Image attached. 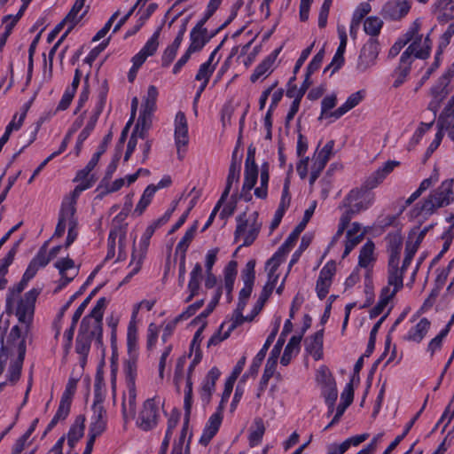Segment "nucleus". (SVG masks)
<instances>
[{"label": "nucleus", "instance_id": "12", "mask_svg": "<svg viewBox=\"0 0 454 454\" xmlns=\"http://www.w3.org/2000/svg\"><path fill=\"white\" fill-rule=\"evenodd\" d=\"M410 9L408 0H391L383 6L381 13L385 20H398L407 15Z\"/></svg>", "mask_w": 454, "mask_h": 454}, {"label": "nucleus", "instance_id": "5", "mask_svg": "<svg viewBox=\"0 0 454 454\" xmlns=\"http://www.w3.org/2000/svg\"><path fill=\"white\" fill-rule=\"evenodd\" d=\"M94 402L91 407L92 417L90 425L89 433L94 435H101L106 429L107 413L103 406V397L98 393V386L96 385Z\"/></svg>", "mask_w": 454, "mask_h": 454}, {"label": "nucleus", "instance_id": "22", "mask_svg": "<svg viewBox=\"0 0 454 454\" xmlns=\"http://www.w3.org/2000/svg\"><path fill=\"white\" fill-rule=\"evenodd\" d=\"M176 145L186 146L189 142L188 123L184 113L179 111L175 118Z\"/></svg>", "mask_w": 454, "mask_h": 454}, {"label": "nucleus", "instance_id": "34", "mask_svg": "<svg viewBox=\"0 0 454 454\" xmlns=\"http://www.w3.org/2000/svg\"><path fill=\"white\" fill-rule=\"evenodd\" d=\"M36 272L32 267L27 266L24 272L21 280L12 289L9 290L10 295L6 299V305L11 306L12 302V296L20 294L27 286L28 281L35 276Z\"/></svg>", "mask_w": 454, "mask_h": 454}, {"label": "nucleus", "instance_id": "8", "mask_svg": "<svg viewBox=\"0 0 454 454\" xmlns=\"http://www.w3.org/2000/svg\"><path fill=\"white\" fill-rule=\"evenodd\" d=\"M315 207L316 205L314 204L305 210L302 221L294 228V230L289 234L285 242L278 249L276 257L279 256V254L286 255L293 249V247H294L295 243L298 240L301 232L304 230L307 223L310 220L314 213Z\"/></svg>", "mask_w": 454, "mask_h": 454}, {"label": "nucleus", "instance_id": "46", "mask_svg": "<svg viewBox=\"0 0 454 454\" xmlns=\"http://www.w3.org/2000/svg\"><path fill=\"white\" fill-rule=\"evenodd\" d=\"M420 27H421V23L419 22V20H416L411 24L409 30L403 35V38L405 39V41L408 43L411 42V40H413L412 43H414L416 41L419 43V47H420V43H421V40H422V36L420 35H419ZM428 42H429V38L427 37L425 39L426 46L423 49H427V47L430 48V46L427 44ZM420 49L421 48H419V50H420Z\"/></svg>", "mask_w": 454, "mask_h": 454}, {"label": "nucleus", "instance_id": "20", "mask_svg": "<svg viewBox=\"0 0 454 454\" xmlns=\"http://www.w3.org/2000/svg\"><path fill=\"white\" fill-rule=\"evenodd\" d=\"M279 323H280V319H278V325L274 327L272 332L267 337L262 348L260 349V351L256 354V356L253 359V362L249 367V373L251 375L255 376L257 374L259 368H260L263 359L265 358V356L267 354L269 348L270 347V345L272 344V342L274 341V340L277 336V333L278 332Z\"/></svg>", "mask_w": 454, "mask_h": 454}, {"label": "nucleus", "instance_id": "53", "mask_svg": "<svg viewBox=\"0 0 454 454\" xmlns=\"http://www.w3.org/2000/svg\"><path fill=\"white\" fill-rule=\"evenodd\" d=\"M383 21L377 16L368 17L364 23V29L367 35L371 36H376L380 34Z\"/></svg>", "mask_w": 454, "mask_h": 454}, {"label": "nucleus", "instance_id": "13", "mask_svg": "<svg viewBox=\"0 0 454 454\" xmlns=\"http://www.w3.org/2000/svg\"><path fill=\"white\" fill-rule=\"evenodd\" d=\"M106 101V91H101L98 95V100L96 104V106L93 110L92 114L90 117L89 121L87 122L85 128L79 134V142H84L92 130L95 129V126L98 122V120L104 109Z\"/></svg>", "mask_w": 454, "mask_h": 454}, {"label": "nucleus", "instance_id": "17", "mask_svg": "<svg viewBox=\"0 0 454 454\" xmlns=\"http://www.w3.org/2000/svg\"><path fill=\"white\" fill-rule=\"evenodd\" d=\"M399 262H388L387 264V286H393L390 295L395 296L403 286V275L406 270L398 267Z\"/></svg>", "mask_w": 454, "mask_h": 454}, {"label": "nucleus", "instance_id": "47", "mask_svg": "<svg viewBox=\"0 0 454 454\" xmlns=\"http://www.w3.org/2000/svg\"><path fill=\"white\" fill-rule=\"evenodd\" d=\"M258 179V166L256 162H245L244 182L246 188H254Z\"/></svg>", "mask_w": 454, "mask_h": 454}, {"label": "nucleus", "instance_id": "18", "mask_svg": "<svg viewBox=\"0 0 454 454\" xmlns=\"http://www.w3.org/2000/svg\"><path fill=\"white\" fill-rule=\"evenodd\" d=\"M283 46L274 50L269 56H267L254 69L250 76V81L255 82L262 77H267L273 70L272 67L282 51Z\"/></svg>", "mask_w": 454, "mask_h": 454}, {"label": "nucleus", "instance_id": "38", "mask_svg": "<svg viewBox=\"0 0 454 454\" xmlns=\"http://www.w3.org/2000/svg\"><path fill=\"white\" fill-rule=\"evenodd\" d=\"M49 240L45 241L44 244L40 247L36 255L31 260L28 266L32 267L35 272L39 268L45 267L51 262V256L47 254V247Z\"/></svg>", "mask_w": 454, "mask_h": 454}, {"label": "nucleus", "instance_id": "16", "mask_svg": "<svg viewBox=\"0 0 454 454\" xmlns=\"http://www.w3.org/2000/svg\"><path fill=\"white\" fill-rule=\"evenodd\" d=\"M255 261L250 260L247 262L245 268L241 272V278L244 282V287L240 290L239 298V300L248 301L254 283L255 278Z\"/></svg>", "mask_w": 454, "mask_h": 454}, {"label": "nucleus", "instance_id": "27", "mask_svg": "<svg viewBox=\"0 0 454 454\" xmlns=\"http://www.w3.org/2000/svg\"><path fill=\"white\" fill-rule=\"evenodd\" d=\"M364 90H358L352 93L346 100V102L338 107L335 111L330 113V116L334 119H339L349 110L356 107L364 98Z\"/></svg>", "mask_w": 454, "mask_h": 454}, {"label": "nucleus", "instance_id": "15", "mask_svg": "<svg viewBox=\"0 0 454 454\" xmlns=\"http://www.w3.org/2000/svg\"><path fill=\"white\" fill-rule=\"evenodd\" d=\"M213 38V35L207 34V29L204 26L196 24L190 33L191 43L188 47L190 52L200 51L203 47Z\"/></svg>", "mask_w": 454, "mask_h": 454}, {"label": "nucleus", "instance_id": "61", "mask_svg": "<svg viewBox=\"0 0 454 454\" xmlns=\"http://www.w3.org/2000/svg\"><path fill=\"white\" fill-rule=\"evenodd\" d=\"M273 289H274V284H266L263 286V288L261 292V294L259 296V299L257 300V301L254 307V315H258L260 313V311L263 308L265 302L271 295Z\"/></svg>", "mask_w": 454, "mask_h": 454}, {"label": "nucleus", "instance_id": "31", "mask_svg": "<svg viewBox=\"0 0 454 454\" xmlns=\"http://www.w3.org/2000/svg\"><path fill=\"white\" fill-rule=\"evenodd\" d=\"M378 185V183L374 181L371 176H369L364 180L360 188L353 189L349 192V193L346 197V200L349 201H357L358 200L362 199L364 195L371 194L369 191L374 189Z\"/></svg>", "mask_w": 454, "mask_h": 454}, {"label": "nucleus", "instance_id": "24", "mask_svg": "<svg viewBox=\"0 0 454 454\" xmlns=\"http://www.w3.org/2000/svg\"><path fill=\"white\" fill-rule=\"evenodd\" d=\"M203 278L202 266L200 262L195 263L193 269L190 273V279L188 282L187 289L189 295L185 299V302H190L195 296L199 294L200 289V282Z\"/></svg>", "mask_w": 454, "mask_h": 454}, {"label": "nucleus", "instance_id": "9", "mask_svg": "<svg viewBox=\"0 0 454 454\" xmlns=\"http://www.w3.org/2000/svg\"><path fill=\"white\" fill-rule=\"evenodd\" d=\"M158 408L153 399H147L139 413L137 425L144 431L154 428L158 424Z\"/></svg>", "mask_w": 454, "mask_h": 454}, {"label": "nucleus", "instance_id": "52", "mask_svg": "<svg viewBox=\"0 0 454 454\" xmlns=\"http://www.w3.org/2000/svg\"><path fill=\"white\" fill-rule=\"evenodd\" d=\"M359 200L360 201L356 202L355 204L351 205L352 201L347 200L345 198L343 200V204L345 207H350L356 214H357L362 210L367 209L369 207H371L372 205V203L374 201V195L373 194L364 195Z\"/></svg>", "mask_w": 454, "mask_h": 454}, {"label": "nucleus", "instance_id": "1", "mask_svg": "<svg viewBox=\"0 0 454 454\" xmlns=\"http://www.w3.org/2000/svg\"><path fill=\"white\" fill-rule=\"evenodd\" d=\"M413 54L416 58L427 59L429 56V47L419 50V43L415 41L402 53L399 65L393 73V76L395 77L393 83L395 88L400 87L409 75Z\"/></svg>", "mask_w": 454, "mask_h": 454}, {"label": "nucleus", "instance_id": "30", "mask_svg": "<svg viewBox=\"0 0 454 454\" xmlns=\"http://www.w3.org/2000/svg\"><path fill=\"white\" fill-rule=\"evenodd\" d=\"M387 251L389 253L388 262H399L400 253L403 245V239L400 234H388L387 237Z\"/></svg>", "mask_w": 454, "mask_h": 454}, {"label": "nucleus", "instance_id": "2", "mask_svg": "<svg viewBox=\"0 0 454 454\" xmlns=\"http://www.w3.org/2000/svg\"><path fill=\"white\" fill-rule=\"evenodd\" d=\"M453 200V179H448L430 193L424 200L420 210L427 214H432L435 208L448 206Z\"/></svg>", "mask_w": 454, "mask_h": 454}, {"label": "nucleus", "instance_id": "45", "mask_svg": "<svg viewBox=\"0 0 454 454\" xmlns=\"http://www.w3.org/2000/svg\"><path fill=\"white\" fill-rule=\"evenodd\" d=\"M128 356H138L137 331L135 324L129 323L127 333Z\"/></svg>", "mask_w": 454, "mask_h": 454}, {"label": "nucleus", "instance_id": "11", "mask_svg": "<svg viewBox=\"0 0 454 454\" xmlns=\"http://www.w3.org/2000/svg\"><path fill=\"white\" fill-rule=\"evenodd\" d=\"M378 54V41L374 38L369 39L361 50L356 64V70L360 73L365 72L369 67L374 65Z\"/></svg>", "mask_w": 454, "mask_h": 454}, {"label": "nucleus", "instance_id": "7", "mask_svg": "<svg viewBox=\"0 0 454 454\" xmlns=\"http://www.w3.org/2000/svg\"><path fill=\"white\" fill-rule=\"evenodd\" d=\"M88 317H83L75 340V351L82 356V363H85L89 355L93 338L98 341V333L95 330L88 328Z\"/></svg>", "mask_w": 454, "mask_h": 454}, {"label": "nucleus", "instance_id": "54", "mask_svg": "<svg viewBox=\"0 0 454 454\" xmlns=\"http://www.w3.org/2000/svg\"><path fill=\"white\" fill-rule=\"evenodd\" d=\"M240 177V168H236L234 166L229 168L228 176L226 178V185L221 195L222 200H226L233 184H238Z\"/></svg>", "mask_w": 454, "mask_h": 454}, {"label": "nucleus", "instance_id": "51", "mask_svg": "<svg viewBox=\"0 0 454 454\" xmlns=\"http://www.w3.org/2000/svg\"><path fill=\"white\" fill-rule=\"evenodd\" d=\"M277 367V362H274L272 359H268L265 364V368L263 371V374L260 380L259 383V390L257 396L259 397L261 395V392L264 391V389L268 386V382L270 380V378L273 376Z\"/></svg>", "mask_w": 454, "mask_h": 454}, {"label": "nucleus", "instance_id": "56", "mask_svg": "<svg viewBox=\"0 0 454 454\" xmlns=\"http://www.w3.org/2000/svg\"><path fill=\"white\" fill-rule=\"evenodd\" d=\"M84 420L83 417L79 416L74 424L70 427L67 438H70L71 442H78L83 436Z\"/></svg>", "mask_w": 454, "mask_h": 454}, {"label": "nucleus", "instance_id": "63", "mask_svg": "<svg viewBox=\"0 0 454 454\" xmlns=\"http://www.w3.org/2000/svg\"><path fill=\"white\" fill-rule=\"evenodd\" d=\"M449 333V327H444L438 335L430 340L427 346V350L431 353V356H433L436 350L441 348L442 340Z\"/></svg>", "mask_w": 454, "mask_h": 454}, {"label": "nucleus", "instance_id": "62", "mask_svg": "<svg viewBox=\"0 0 454 454\" xmlns=\"http://www.w3.org/2000/svg\"><path fill=\"white\" fill-rule=\"evenodd\" d=\"M371 12V5L368 3H362L355 11L351 20V30L358 27L362 20Z\"/></svg>", "mask_w": 454, "mask_h": 454}, {"label": "nucleus", "instance_id": "39", "mask_svg": "<svg viewBox=\"0 0 454 454\" xmlns=\"http://www.w3.org/2000/svg\"><path fill=\"white\" fill-rule=\"evenodd\" d=\"M86 0H76L69 11V12L67 14V16L64 18V22L67 23H74L77 25L79 21L87 14L90 6H86L84 12L81 14L80 17H77L78 13L82 11V9L84 7Z\"/></svg>", "mask_w": 454, "mask_h": 454}, {"label": "nucleus", "instance_id": "49", "mask_svg": "<svg viewBox=\"0 0 454 454\" xmlns=\"http://www.w3.org/2000/svg\"><path fill=\"white\" fill-rule=\"evenodd\" d=\"M374 243L367 241L361 248L359 253L358 265L362 268H367L373 261Z\"/></svg>", "mask_w": 454, "mask_h": 454}, {"label": "nucleus", "instance_id": "50", "mask_svg": "<svg viewBox=\"0 0 454 454\" xmlns=\"http://www.w3.org/2000/svg\"><path fill=\"white\" fill-rule=\"evenodd\" d=\"M400 165L399 161L396 160H388L387 161L383 167L378 168L376 171L372 173L370 176L373 178L374 181L378 183V184H381L383 180L387 177L388 174H390L394 168Z\"/></svg>", "mask_w": 454, "mask_h": 454}, {"label": "nucleus", "instance_id": "43", "mask_svg": "<svg viewBox=\"0 0 454 454\" xmlns=\"http://www.w3.org/2000/svg\"><path fill=\"white\" fill-rule=\"evenodd\" d=\"M450 78V74L446 73L439 78L437 84L431 89L433 98L442 100L449 94L448 85Z\"/></svg>", "mask_w": 454, "mask_h": 454}, {"label": "nucleus", "instance_id": "44", "mask_svg": "<svg viewBox=\"0 0 454 454\" xmlns=\"http://www.w3.org/2000/svg\"><path fill=\"white\" fill-rule=\"evenodd\" d=\"M156 188L154 187V184L148 185L144 191L143 195L134 210V213L137 214V215H141L151 203L152 199L154 196Z\"/></svg>", "mask_w": 454, "mask_h": 454}, {"label": "nucleus", "instance_id": "6", "mask_svg": "<svg viewBox=\"0 0 454 454\" xmlns=\"http://www.w3.org/2000/svg\"><path fill=\"white\" fill-rule=\"evenodd\" d=\"M40 294L39 289L33 288L24 294V297L18 302L16 316L19 322L26 324L28 327L33 320L35 304Z\"/></svg>", "mask_w": 454, "mask_h": 454}, {"label": "nucleus", "instance_id": "10", "mask_svg": "<svg viewBox=\"0 0 454 454\" xmlns=\"http://www.w3.org/2000/svg\"><path fill=\"white\" fill-rule=\"evenodd\" d=\"M107 301L105 297H101L98 300L96 305L91 309L90 313L84 317H88L87 327L93 329L98 333V343L102 344L103 339V327L102 321L104 311L106 308Z\"/></svg>", "mask_w": 454, "mask_h": 454}, {"label": "nucleus", "instance_id": "37", "mask_svg": "<svg viewBox=\"0 0 454 454\" xmlns=\"http://www.w3.org/2000/svg\"><path fill=\"white\" fill-rule=\"evenodd\" d=\"M301 341V335H294L289 340L287 345L285 348L283 356L280 359V364L284 366L289 364L292 359V354L294 351L298 353L300 349V343Z\"/></svg>", "mask_w": 454, "mask_h": 454}, {"label": "nucleus", "instance_id": "60", "mask_svg": "<svg viewBox=\"0 0 454 454\" xmlns=\"http://www.w3.org/2000/svg\"><path fill=\"white\" fill-rule=\"evenodd\" d=\"M160 27H159L150 37V39L145 43L144 47L140 50L145 53L147 57L153 56L159 46V37L160 33Z\"/></svg>", "mask_w": 454, "mask_h": 454}, {"label": "nucleus", "instance_id": "19", "mask_svg": "<svg viewBox=\"0 0 454 454\" xmlns=\"http://www.w3.org/2000/svg\"><path fill=\"white\" fill-rule=\"evenodd\" d=\"M221 375L218 368L213 367L205 377L200 387V398L205 404L209 403L215 389V383Z\"/></svg>", "mask_w": 454, "mask_h": 454}, {"label": "nucleus", "instance_id": "36", "mask_svg": "<svg viewBox=\"0 0 454 454\" xmlns=\"http://www.w3.org/2000/svg\"><path fill=\"white\" fill-rule=\"evenodd\" d=\"M158 90L154 85H150L147 90V95L142 104L141 114L153 115L156 108V100Z\"/></svg>", "mask_w": 454, "mask_h": 454}, {"label": "nucleus", "instance_id": "21", "mask_svg": "<svg viewBox=\"0 0 454 454\" xmlns=\"http://www.w3.org/2000/svg\"><path fill=\"white\" fill-rule=\"evenodd\" d=\"M432 12L440 23H445L454 18V1L436 0L432 6Z\"/></svg>", "mask_w": 454, "mask_h": 454}, {"label": "nucleus", "instance_id": "57", "mask_svg": "<svg viewBox=\"0 0 454 454\" xmlns=\"http://www.w3.org/2000/svg\"><path fill=\"white\" fill-rule=\"evenodd\" d=\"M254 215V220L252 224H250V228L247 233H245L244 241L242 243L243 247H248L254 243V241L256 239L260 229H261V223H258L256 222V218L258 216L257 212H254L253 214Z\"/></svg>", "mask_w": 454, "mask_h": 454}, {"label": "nucleus", "instance_id": "14", "mask_svg": "<svg viewBox=\"0 0 454 454\" xmlns=\"http://www.w3.org/2000/svg\"><path fill=\"white\" fill-rule=\"evenodd\" d=\"M75 207L72 203L62 205L52 238H60L64 235L67 226L69 228L70 222L75 219Z\"/></svg>", "mask_w": 454, "mask_h": 454}, {"label": "nucleus", "instance_id": "23", "mask_svg": "<svg viewBox=\"0 0 454 454\" xmlns=\"http://www.w3.org/2000/svg\"><path fill=\"white\" fill-rule=\"evenodd\" d=\"M323 339L324 328L318 330L313 335L305 340L306 351L313 356L315 360L322 358L323 355Z\"/></svg>", "mask_w": 454, "mask_h": 454}, {"label": "nucleus", "instance_id": "59", "mask_svg": "<svg viewBox=\"0 0 454 454\" xmlns=\"http://www.w3.org/2000/svg\"><path fill=\"white\" fill-rule=\"evenodd\" d=\"M322 395L325 397V403L329 408V411L333 412L335 402L338 397V390H337L336 384L335 385L332 384V386L328 387H323Z\"/></svg>", "mask_w": 454, "mask_h": 454}, {"label": "nucleus", "instance_id": "58", "mask_svg": "<svg viewBox=\"0 0 454 454\" xmlns=\"http://www.w3.org/2000/svg\"><path fill=\"white\" fill-rule=\"evenodd\" d=\"M196 232V226L193 225L191 228H189L184 237L181 239V240L178 242L176 247V253L181 252V254H186L187 249L190 246V243L194 238Z\"/></svg>", "mask_w": 454, "mask_h": 454}, {"label": "nucleus", "instance_id": "32", "mask_svg": "<svg viewBox=\"0 0 454 454\" xmlns=\"http://www.w3.org/2000/svg\"><path fill=\"white\" fill-rule=\"evenodd\" d=\"M152 118L153 115L140 113L131 135L137 137V138L140 137L142 139H146L148 131L152 127Z\"/></svg>", "mask_w": 454, "mask_h": 454}, {"label": "nucleus", "instance_id": "29", "mask_svg": "<svg viewBox=\"0 0 454 454\" xmlns=\"http://www.w3.org/2000/svg\"><path fill=\"white\" fill-rule=\"evenodd\" d=\"M430 325L431 323L427 317L421 318L415 326L410 329L404 339L409 341L419 343L427 333Z\"/></svg>", "mask_w": 454, "mask_h": 454}, {"label": "nucleus", "instance_id": "33", "mask_svg": "<svg viewBox=\"0 0 454 454\" xmlns=\"http://www.w3.org/2000/svg\"><path fill=\"white\" fill-rule=\"evenodd\" d=\"M137 361L138 356H128L123 363V372L126 378L127 386L136 385L137 375Z\"/></svg>", "mask_w": 454, "mask_h": 454}, {"label": "nucleus", "instance_id": "41", "mask_svg": "<svg viewBox=\"0 0 454 454\" xmlns=\"http://www.w3.org/2000/svg\"><path fill=\"white\" fill-rule=\"evenodd\" d=\"M114 238L115 240L118 238L119 243V255L118 260H124L126 257V254L124 252L125 249V239H126V225H118L114 226L109 232V236Z\"/></svg>", "mask_w": 454, "mask_h": 454}, {"label": "nucleus", "instance_id": "28", "mask_svg": "<svg viewBox=\"0 0 454 454\" xmlns=\"http://www.w3.org/2000/svg\"><path fill=\"white\" fill-rule=\"evenodd\" d=\"M101 266L98 265L94 270L90 274L85 283L79 288L77 292H75L73 295L70 296L69 300L61 307L59 309L57 317H56V323H60L62 320L66 311L69 309L71 304L80 296L83 294L87 286L91 283L95 276L99 271Z\"/></svg>", "mask_w": 454, "mask_h": 454}, {"label": "nucleus", "instance_id": "42", "mask_svg": "<svg viewBox=\"0 0 454 454\" xmlns=\"http://www.w3.org/2000/svg\"><path fill=\"white\" fill-rule=\"evenodd\" d=\"M393 297L390 295V288L388 286L383 287L380 292V301L370 311V318L372 319L380 316Z\"/></svg>", "mask_w": 454, "mask_h": 454}, {"label": "nucleus", "instance_id": "64", "mask_svg": "<svg viewBox=\"0 0 454 454\" xmlns=\"http://www.w3.org/2000/svg\"><path fill=\"white\" fill-rule=\"evenodd\" d=\"M337 98L335 95L325 97L321 102V114L318 120L323 118L331 117L329 110L333 109L336 106Z\"/></svg>", "mask_w": 454, "mask_h": 454}, {"label": "nucleus", "instance_id": "48", "mask_svg": "<svg viewBox=\"0 0 454 454\" xmlns=\"http://www.w3.org/2000/svg\"><path fill=\"white\" fill-rule=\"evenodd\" d=\"M277 256V252L273 254V256L268 260L267 265L270 266V269L268 272V282L266 284H274L276 286L278 276L276 275V271L279 265L284 262L286 258V254H279Z\"/></svg>", "mask_w": 454, "mask_h": 454}, {"label": "nucleus", "instance_id": "40", "mask_svg": "<svg viewBox=\"0 0 454 454\" xmlns=\"http://www.w3.org/2000/svg\"><path fill=\"white\" fill-rule=\"evenodd\" d=\"M254 427H251L248 441L250 447L259 445L265 433V427L262 419H256L254 423Z\"/></svg>", "mask_w": 454, "mask_h": 454}, {"label": "nucleus", "instance_id": "25", "mask_svg": "<svg viewBox=\"0 0 454 454\" xmlns=\"http://www.w3.org/2000/svg\"><path fill=\"white\" fill-rule=\"evenodd\" d=\"M158 228L159 227L155 225L153 222L149 226H147V228L145 229V232L141 237L138 249H137L135 247H133L131 254L132 261L137 260V258H139V261H142L144 259L150 244V239L153 235L155 230Z\"/></svg>", "mask_w": 454, "mask_h": 454}, {"label": "nucleus", "instance_id": "3", "mask_svg": "<svg viewBox=\"0 0 454 454\" xmlns=\"http://www.w3.org/2000/svg\"><path fill=\"white\" fill-rule=\"evenodd\" d=\"M77 382L78 380L74 378H70L68 380L65 391L62 394L57 412L51 422L48 424L43 435L51 431L59 420H64L68 416L70 412L72 399L76 391Z\"/></svg>", "mask_w": 454, "mask_h": 454}, {"label": "nucleus", "instance_id": "55", "mask_svg": "<svg viewBox=\"0 0 454 454\" xmlns=\"http://www.w3.org/2000/svg\"><path fill=\"white\" fill-rule=\"evenodd\" d=\"M222 293H223V287L219 286L216 289L215 294L214 298L212 299V301L207 304V308L199 316H197L193 319V322L205 321V319L213 312L215 306L219 302Z\"/></svg>", "mask_w": 454, "mask_h": 454}, {"label": "nucleus", "instance_id": "26", "mask_svg": "<svg viewBox=\"0 0 454 454\" xmlns=\"http://www.w3.org/2000/svg\"><path fill=\"white\" fill-rule=\"evenodd\" d=\"M136 398V385L127 386V394L124 395L121 403L122 415L125 420L128 419H133L135 417L137 406Z\"/></svg>", "mask_w": 454, "mask_h": 454}, {"label": "nucleus", "instance_id": "35", "mask_svg": "<svg viewBox=\"0 0 454 454\" xmlns=\"http://www.w3.org/2000/svg\"><path fill=\"white\" fill-rule=\"evenodd\" d=\"M454 117V97H451L438 117L436 127L449 129Z\"/></svg>", "mask_w": 454, "mask_h": 454}, {"label": "nucleus", "instance_id": "4", "mask_svg": "<svg viewBox=\"0 0 454 454\" xmlns=\"http://www.w3.org/2000/svg\"><path fill=\"white\" fill-rule=\"evenodd\" d=\"M230 396L231 394L223 392L221 402L216 409V411L209 417L203 429V433L199 441L201 445L207 446L217 434L223 421V412L225 403L228 402Z\"/></svg>", "mask_w": 454, "mask_h": 454}]
</instances>
